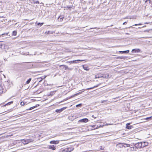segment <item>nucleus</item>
<instances>
[{
  "label": "nucleus",
  "instance_id": "nucleus-45",
  "mask_svg": "<svg viewBox=\"0 0 152 152\" xmlns=\"http://www.w3.org/2000/svg\"><path fill=\"white\" fill-rule=\"evenodd\" d=\"M103 102H105V101H103L102 102V103H103Z\"/></svg>",
  "mask_w": 152,
  "mask_h": 152
},
{
  "label": "nucleus",
  "instance_id": "nucleus-2",
  "mask_svg": "<svg viewBox=\"0 0 152 152\" xmlns=\"http://www.w3.org/2000/svg\"><path fill=\"white\" fill-rule=\"evenodd\" d=\"M83 61V60H73L72 61H68L67 62V63H69L70 64H72L77 63V61Z\"/></svg>",
  "mask_w": 152,
  "mask_h": 152
},
{
  "label": "nucleus",
  "instance_id": "nucleus-7",
  "mask_svg": "<svg viewBox=\"0 0 152 152\" xmlns=\"http://www.w3.org/2000/svg\"><path fill=\"white\" fill-rule=\"evenodd\" d=\"M130 124V123H127L126 125V128L128 129H130L132 128L133 126H129Z\"/></svg>",
  "mask_w": 152,
  "mask_h": 152
},
{
  "label": "nucleus",
  "instance_id": "nucleus-24",
  "mask_svg": "<svg viewBox=\"0 0 152 152\" xmlns=\"http://www.w3.org/2000/svg\"><path fill=\"white\" fill-rule=\"evenodd\" d=\"M98 86V85H97L96 86H94L93 87H91V88H87L86 89V90H89V89H92L93 88H96V87H97V86Z\"/></svg>",
  "mask_w": 152,
  "mask_h": 152
},
{
  "label": "nucleus",
  "instance_id": "nucleus-43",
  "mask_svg": "<svg viewBox=\"0 0 152 152\" xmlns=\"http://www.w3.org/2000/svg\"><path fill=\"white\" fill-rule=\"evenodd\" d=\"M83 0H80V1H82Z\"/></svg>",
  "mask_w": 152,
  "mask_h": 152
},
{
  "label": "nucleus",
  "instance_id": "nucleus-47",
  "mask_svg": "<svg viewBox=\"0 0 152 152\" xmlns=\"http://www.w3.org/2000/svg\"><path fill=\"white\" fill-rule=\"evenodd\" d=\"M109 125H111V124H109Z\"/></svg>",
  "mask_w": 152,
  "mask_h": 152
},
{
  "label": "nucleus",
  "instance_id": "nucleus-14",
  "mask_svg": "<svg viewBox=\"0 0 152 152\" xmlns=\"http://www.w3.org/2000/svg\"><path fill=\"white\" fill-rule=\"evenodd\" d=\"M48 148L51 149L53 150H54L56 149V148L54 145H48Z\"/></svg>",
  "mask_w": 152,
  "mask_h": 152
},
{
  "label": "nucleus",
  "instance_id": "nucleus-16",
  "mask_svg": "<svg viewBox=\"0 0 152 152\" xmlns=\"http://www.w3.org/2000/svg\"><path fill=\"white\" fill-rule=\"evenodd\" d=\"M129 50H127L124 51H120L119 52L122 53H127L129 52Z\"/></svg>",
  "mask_w": 152,
  "mask_h": 152
},
{
  "label": "nucleus",
  "instance_id": "nucleus-11",
  "mask_svg": "<svg viewBox=\"0 0 152 152\" xmlns=\"http://www.w3.org/2000/svg\"><path fill=\"white\" fill-rule=\"evenodd\" d=\"M65 108L63 107L59 109H57L56 110V112L57 113H60L64 110Z\"/></svg>",
  "mask_w": 152,
  "mask_h": 152
},
{
  "label": "nucleus",
  "instance_id": "nucleus-42",
  "mask_svg": "<svg viewBox=\"0 0 152 152\" xmlns=\"http://www.w3.org/2000/svg\"><path fill=\"white\" fill-rule=\"evenodd\" d=\"M37 3H39L38 1H37Z\"/></svg>",
  "mask_w": 152,
  "mask_h": 152
},
{
  "label": "nucleus",
  "instance_id": "nucleus-35",
  "mask_svg": "<svg viewBox=\"0 0 152 152\" xmlns=\"http://www.w3.org/2000/svg\"><path fill=\"white\" fill-rule=\"evenodd\" d=\"M92 118H96V117H94V115H92Z\"/></svg>",
  "mask_w": 152,
  "mask_h": 152
},
{
  "label": "nucleus",
  "instance_id": "nucleus-30",
  "mask_svg": "<svg viewBox=\"0 0 152 152\" xmlns=\"http://www.w3.org/2000/svg\"><path fill=\"white\" fill-rule=\"evenodd\" d=\"M142 25V24L141 23H140L138 24H135V25H134V26H138V25Z\"/></svg>",
  "mask_w": 152,
  "mask_h": 152
},
{
  "label": "nucleus",
  "instance_id": "nucleus-23",
  "mask_svg": "<svg viewBox=\"0 0 152 152\" xmlns=\"http://www.w3.org/2000/svg\"><path fill=\"white\" fill-rule=\"evenodd\" d=\"M61 66H64V67L65 70L68 69V67L67 66H66V65H61Z\"/></svg>",
  "mask_w": 152,
  "mask_h": 152
},
{
  "label": "nucleus",
  "instance_id": "nucleus-22",
  "mask_svg": "<svg viewBox=\"0 0 152 152\" xmlns=\"http://www.w3.org/2000/svg\"><path fill=\"white\" fill-rule=\"evenodd\" d=\"M12 103H13V101L9 102H8V103H7V104H6L4 105V106H5L6 105H9L10 104H12Z\"/></svg>",
  "mask_w": 152,
  "mask_h": 152
},
{
  "label": "nucleus",
  "instance_id": "nucleus-21",
  "mask_svg": "<svg viewBox=\"0 0 152 152\" xmlns=\"http://www.w3.org/2000/svg\"><path fill=\"white\" fill-rule=\"evenodd\" d=\"M31 78H29L26 82V84H28L30 83V82L31 81Z\"/></svg>",
  "mask_w": 152,
  "mask_h": 152
},
{
  "label": "nucleus",
  "instance_id": "nucleus-20",
  "mask_svg": "<svg viewBox=\"0 0 152 152\" xmlns=\"http://www.w3.org/2000/svg\"><path fill=\"white\" fill-rule=\"evenodd\" d=\"M37 105H38V106H39L38 104H37ZM37 107V105H36V106H33V107H31L29 109H28V110H32V109H33Z\"/></svg>",
  "mask_w": 152,
  "mask_h": 152
},
{
  "label": "nucleus",
  "instance_id": "nucleus-46",
  "mask_svg": "<svg viewBox=\"0 0 152 152\" xmlns=\"http://www.w3.org/2000/svg\"><path fill=\"white\" fill-rule=\"evenodd\" d=\"M124 145V146H126V145Z\"/></svg>",
  "mask_w": 152,
  "mask_h": 152
},
{
  "label": "nucleus",
  "instance_id": "nucleus-29",
  "mask_svg": "<svg viewBox=\"0 0 152 152\" xmlns=\"http://www.w3.org/2000/svg\"><path fill=\"white\" fill-rule=\"evenodd\" d=\"M118 58H120L121 59H123L124 58V57L123 56H119L118 57Z\"/></svg>",
  "mask_w": 152,
  "mask_h": 152
},
{
  "label": "nucleus",
  "instance_id": "nucleus-34",
  "mask_svg": "<svg viewBox=\"0 0 152 152\" xmlns=\"http://www.w3.org/2000/svg\"><path fill=\"white\" fill-rule=\"evenodd\" d=\"M100 149H101V150H104V148H102V146L100 147Z\"/></svg>",
  "mask_w": 152,
  "mask_h": 152
},
{
  "label": "nucleus",
  "instance_id": "nucleus-10",
  "mask_svg": "<svg viewBox=\"0 0 152 152\" xmlns=\"http://www.w3.org/2000/svg\"><path fill=\"white\" fill-rule=\"evenodd\" d=\"M142 143V147H144L145 146H147L148 145V143L146 142H141Z\"/></svg>",
  "mask_w": 152,
  "mask_h": 152
},
{
  "label": "nucleus",
  "instance_id": "nucleus-9",
  "mask_svg": "<svg viewBox=\"0 0 152 152\" xmlns=\"http://www.w3.org/2000/svg\"><path fill=\"white\" fill-rule=\"evenodd\" d=\"M46 77V76H42L40 77L37 78V79L39 80V82H40L44 79H45Z\"/></svg>",
  "mask_w": 152,
  "mask_h": 152
},
{
  "label": "nucleus",
  "instance_id": "nucleus-32",
  "mask_svg": "<svg viewBox=\"0 0 152 152\" xmlns=\"http://www.w3.org/2000/svg\"><path fill=\"white\" fill-rule=\"evenodd\" d=\"M81 93H82V92H79V93H77V94H75V95H79V94H81Z\"/></svg>",
  "mask_w": 152,
  "mask_h": 152
},
{
  "label": "nucleus",
  "instance_id": "nucleus-36",
  "mask_svg": "<svg viewBox=\"0 0 152 152\" xmlns=\"http://www.w3.org/2000/svg\"><path fill=\"white\" fill-rule=\"evenodd\" d=\"M126 23H127V22H124V23H123V25H125Z\"/></svg>",
  "mask_w": 152,
  "mask_h": 152
},
{
  "label": "nucleus",
  "instance_id": "nucleus-37",
  "mask_svg": "<svg viewBox=\"0 0 152 152\" xmlns=\"http://www.w3.org/2000/svg\"><path fill=\"white\" fill-rule=\"evenodd\" d=\"M149 23H149V22H145L144 23V24H148Z\"/></svg>",
  "mask_w": 152,
  "mask_h": 152
},
{
  "label": "nucleus",
  "instance_id": "nucleus-39",
  "mask_svg": "<svg viewBox=\"0 0 152 152\" xmlns=\"http://www.w3.org/2000/svg\"><path fill=\"white\" fill-rule=\"evenodd\" d=\"M91 28V29H94V28Z\"/></svg>",
  "mask_w": 152,
  "mask_h": 152
},
{
  "label": "nucleus",
  "instance_id": "nucleus-4",
  "mask_svg": "<svg viewBox=\"0 0 152 152\" xmlns=\"http://www.w3.org/2000/svg\"><path fill=\"white\" fill-rule=\"evenodd\" d=\"M22 142L24 144L28 143L31 141V139H27L26 140H22Z\"/></svg>",
  "mask_w": 152,
  "mask_h": 152
},
{
  "label": "nucleus",
  "instance_id": "nucleus-44",
  "mask_svg": "<svg viewBox=\"0 0 152 152\" xmlns=\"http://www.w3.org/2000/svg\"><path fill=\"white\" fill-rule=\"evenodd\" d=\"M98 128V127H96V129H97V128Z\"/></svg>",
  "mask_w": 152,
  "mask_h": 152
},
{
  "label": "nucleus",
  "instance_id": "nucleus-12",
  "mask_svg": "<svg viewBox=\"0 0 152 152\" xmlns=\"http://www.w3.org/2000/svg\"><path fill=\"white\" fill-rule=\"evenodd\" d=\"M59 143V141H50V143L51 144H58Z\"/></svg>",
  "mask_w": 152,
  "mask_h": 152
},
{
  "label": "nucleus",
  "instance_id": "nucleus-5",
  "mask_svg": "<svg viewBox=\"0 0 152 152\" xmlns=\"http://www.w3.org/2000/svg\"><path fill=\"white\" fill-rule=\"evenodd\" d=\"M140 52L141 50L138 48L133 49L131 51V52L132 53H140Z\"/></svg>",
  "mask_w": 152,
  "mask_h": 152
},
{
  "label": "nucleus",
  "instance_id": "nucleus-1",
  "mask_svg": "<svg viewBox=\"0 0 152 152\" xmlns=\"http://www.w3.org/2000/svg\"><path fill=\"white\" fill-rule=\"evenodd\" d=\"M74 150L72 147H69L66 148L62 150V152H71Z\"/></svg>",
  "mask_w": 152,
  "mask_h": 152
},
{
  "label": "nucleus",
  "instance_id": "nucleus-26",
  "mask_svg": "<svg viewBox=\"0 0 152 152\" xmlns=\"http://www.w3.org/2000/svg\"><path fill=\"white\" fill-rule=\"evenodd\" d=\"M24 102H21L20 103V105H21V106H23L24 105Z\"/></svg>",
  "mask_w": 152,
  "mask_h": 152
},
{
  "label": "nucleus",
  "instance_id": "nucleus-19",
  "mask_svg": "<svg viewBox=\"0 0 152 152\" xmlns=\"http://www.w3.org/2000/svg\"><path fill=\"white\" fill-rule=\"evenodd\" d=\"M53 32L52 31H46L45 34H53Z\"/></svg>",
  "mask_w": 152,
  "mask_h": 152
},
{
  "label": "nucleus",
  "instance_id": "nucleus-25",
  "mask_svg": "<svg viewBox=\"0 0 152 152\" xmlns=\"http://www.w3.org/2000/svg\"><path fill=\"white\" fill-rule=\"evenodd\" d=\"M17 34V32L16 31H14L12 32V35L14 36H16Z\"/></svg>",
  "mask_w": 152,
  "mask_h": 152
},
{
  "label": "nucleus",
  "instance_id": "nucleus-31",
  "mask_svg": "<svg viewBox=\"0 0 152 152\" xmlns=\"http://www.w3.org/2000/svg\"><path fill=\"white\" fill-rule=\"evenodd\" d=\"M152 117V116L150 117H147V118H145V119L146 120H148V119H149V118H151Z\"/></svg>",
  "mask_w": 152,
  "mask_h": 152
},
{
  "label": "nucleus",
  "instance_id": "nucleus-40",
  "mask_svg": "<svg viewBox=\"0 0 152 152\" xmlns=\"http://www.w3.org/2000/svg\"><path fill=\"white\" fill-rule=\"evenodd\" d=\"M131 148H133V149H134V147H132Z\"/></svg>",
  "mask_w": 152,
  "mask_h": 152
},
{
  "label": "nucleus",
  "instance_id": "nucleus-38",
  "mask_svg": "<svg viewBox=\"0 0 152 152\" xmlns=\"http://www.w3.org/2000/svg\"><path fill=\"white\" fill-rule=\"evenodd\" d=\"M149 1V3L150 4L151 3V0H146V1Z\"/></svg>",
  "mask_w": 152,
  "mask_h": 152
},
{
  "label": "nucleus",
  "instance_id": "nucleus-18",
  "mask_svg": "<svg viewBox=\"0 0 152 152\" xmlns=\"http://www.w3.org/2000/svg\"><path fill=\"white\" fill-rule=\"evenodd\" d=\"M83 67L84 70L88 71V70L89 69V68L88 67V66H85L84 65H83Z\"/></svg>",
  "mask_w": 152,
  "mask_h": 152
},
{
  "label": "nucleus",
  "instance_id": "nucleus-33",
  "mask_svg": "<svg viewBox=\"0 0 152 152\" xmlns=\"http://www.w3.org/2000/svg\"><path fill=\"white\" fill-rule=\"evenodd\" d=\"M73 69L72 68H68V69L70 70H72Z\"/></svg>",
  "mask_w": 152,
  "mask_h": 152
},
{
  "label": "nucleus",
  "instance_id": "nucleus-8",
  "mask_svg": "<svg viewBox=\"0 0 152 152\" xmlns=\"http://www.w3.org/2000/svg\"><path fill=\"white\" fill-rule=\"evenodd\" d=\"M88 120L87 118H85L80 119L79 121V122L86 123L88 122Z\"/></svg>",
  "mask_w": 152,
  "mask_h": 152
},
{
  "label": "nucleus",
  "instance_id": "nucleus-15",
  "mask_svg": "<svg viewBox=\"0 0 152 152\" xmlns=\"http://www.w3.org/2000/svg\"><path fill=\"white\" fill-rule=\"evenodd\" d=\"M3 91V86L0 84V95L1 94Z\"/></svg>",
  "mask_w": 152,
  "mask_h": 152
},
{
  "label": "nucleus",
  "instance_id": "nucleus-48",
  "mask_svg": "<svg viewBox=\"0 0 152 152\" xmlns=\"http://www.w3.org/2000/svg\"><path fill=\"white\" fill-rule=\"evenodd\" d=\"M98 77L99 78V77Z\"/></svg>",
  "mask_w": 152,
  "mask_h": 152
},
{
  "label": "nucleus",
  "instance_id": "nucleus-27",
  "mask_svg": "<svg viewBox=\"0 0 152 152\" xmlns=\"http://www.w3.org/2000/svg\"><path fill=\"white\" fill-rule=\"evenodd\" d=\"M81 105H82V104H79L76 105V107H78L81 106Z\"/></svg>",
  "mask_w": 152,
  "mask_h": 152
},
{
  "label": "nucleus",
  "instance_id": "nucleus-13",
  "mask_svg": "<svg viewBox=\"0 0 152 152\" xmlns=\"http://www.w3.org/2000/svg\"><path fill=\"white\" fill-rule=\"evenodd\" d=\"M64 17L63 16H62L61 15L58 18V21L59 22H61L63 19L64 18Z\"/></svg>",
  "mask_w": 152,
  "mask_h": 152
},
{
  "label": "nucleus",
  "instance_id": "nucleus-28",
  "mask_svg": "<svg viewBox=\"0 0 152 152\" xmlns=\"http://www.w3.org/2000/svg\"><path fill=\"white\" fill-rule=\"evenodd\" d=\"M44 23H38V24H37V25H40V26H41Z\"/></svg>",
  "mask_w": 152,
  "mask_h": 152
},
{
  "label": "nucleus",
  "instance_id": "nucleus-3",
  "mask_svg": "<svg viewBox=\"0 0 152 152\" xmlns=\"http://www.w3.org/2000/svg\"><path fill=\"white\" fill-rule=\"evenodd\" d=\"M118 145H120V147H124L126 148V146H124V145H126V147H129L130 146V145L129 144H126L125 143H120L118 144Z\"/></svg>",
  "mask_w": 152,
  "mask_h": 152
},
{
  "label": "nucleus",
  "instance_id": "nucleus-6",
  "mask_svg": "<svg viewBox=\"0 0 152 152\" xmlns=\"http://www.w3.org/2000/svg\"><path fill=\"white\" fill-rule=\"evenodd\" d=\"M136 145L137 148H140L142 147V143L141 142L137 143L136 144Z\"/></svg>",
  "mask_w": 152,
  "mask_h": 152
},
{
  "label": "nucleus",
  "instance_id": "nucleus-17",
  "mask_svg": "<svg viewBox=\"0 0 152 152\" xmlns=\"http://www.w3.org/2000/svg\"><path fill=\"white\" fill-rule=\"evenodd\" d=\"M109 75L107 74H106L104 75H103L102 76H101V77H103L105 78H107L109 77Z\"/></svg>",
  "mask_w": 152,
  "mask_h": 152
},
{
  "label": "nucleus",
  "instance_id": "nucleus-41",
  "mask_svg": "<svg viewBox=\"0 0 152 152\" xmlns=\"http://www.w3.org/2000/svg\"><path fill=\"white\" fill-rule=\"evenodd\" d=\"M94 126H94V125H93V126H92V127H94Z\"/></svg>",
  "mask_w": 152,
  "mask_h": 152
}]
</instances>
